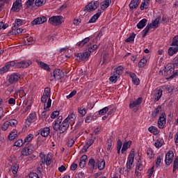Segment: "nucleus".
Here are the masks:
<instances>
[{
	"label": "nucleus",
	"mask_w": 178,
	"mask_h": 178,
	"mask_svg": "<svg viewBox=\"0 0 178 178\" xmlns=\"http://www.w3.org/2000/svg\"><path fill=\"white\" fill-rule=\"evenodd\" d=\"M12 67H16V63L15 61H10L5 64V65L0 68V74H3L9 72Z\"/></svg>",
	"instance_id": "5"
},
{
	"label": "nucleus",
	"mask_w": 178,
	"mask_h": 178,
	"mask_svg": "<svg viewBox=\"0 0 178 178\" xmlns=\"http://www.w3.org/2000/svg\"><path fill=\"white\" fill-rule=\"evenodd\" d=\"M10 126V125H9V122L8 121H6L1 127V130L6 131V130H8V129H9Z\"/></svg>",
	"instance_id": "57"
},
{
	"label": "nucleus",
	"mask_w": 178,
	"mask_h": 178,
	"mask_svg": "<svg viewBox=\"0 0 178 178\" xmlns=\"http://www.w3.org/2000/svg\"><path fill=\"white\" fill-rule=\"evenodd\" d=\"M138 6V0H132L129 4L130 9H136Z\"/></svg>",
	"instance_id": "46"
},
{
	"label": "nucleus",
	"mask_w": 178,
	"mask_h": 178,
	"mask_svg": "<svg viewBox=\"0 0 178 178\" xmlns=\"http://www.w3.org/2000/svg\"><path fill=\"white\" fill-rule=\"evenodd\" d=\"M8 124L11 127H15V126L17 125V120L14 119V120H10L8 121Z\"/></svg>",
	"instance_id": "55"
},
{
	"label": "nucleus",
	"mask_w": 178,
	"mask_h": 178,
	"mask_svg": "<svg viewBox=\"0 0 178 178\" xmlns=\"http://www.w3.org/2000/svg\"><path fill=\"white\" fill-rule=\"evenodd\" d=\"M147 20L145 18L141 19L137 24L138 29H144V27H145V26L147 25Z\"/></svg>",
	"instance_id": "39"
},
{
	"label": "nucleus",
	"mask_w": 178,
	"mask_h": 178,
	"mask_svg": "<svg viewBox=\"0 0 178 178\" xmlns=\"http://www.w3.org/2000/svg\"><path fill=\"white\" fill-rule=\"evenodd\" d=\"M63 21V17L59 15L53 16L49 19V23L52 26H60Z\"/></svg>",
	"instance_id": "4"
},
{
	"label": "nucleus",
	"mask_w": 178,
	"mask_h": 178,
	"mask_svg": "<svg viewBox=\"0 0 178 178\" xmlns=\"http://www.w3.org/2000/svg\"><path fill=\"white\" fill-rule=\"evenodd\" d=\"M148 131L154 134V136H158L159 134V129L156 127L152 126L148 128Z\"/></svg>",
	"instance_id": "35"
},
{
	"label": "nucleus",
	"mask_w": 178,
	"mask_h": 178,
	"mask_svg": "<svg viewBox=\"0 0 178 178\" xmlns=\"http://www.w3.org/2000/svg\"><path fill=\"white\" fill-rule=\"evenodd\" d=\"M99 6V1H90L86 6V10H87L88 12H94V10H96V9H98Z\"/></svg>",
	"instance_id": "6"
},
{
	"label": "nucleus",
	"mask_w": 178,
	"mask_h": 178,
	"mask_svg": "<svg viewBox=\"0 0 178 178\" xmlns=\"http://www.w3.org/2000/svg\"><path fill=\"white\" fill-rule=\"evenodd\" d=\"M34 151V146L29 145L28 147H24L21 151L20 159H23L24 156H29L31 155Z\"/></svg>",
	"instance_id": "3"
},
{
	"label": "nucleus",
	"mask_w": 178,
	"mask_h": 178,
	"mask_svg": "<svg viewBox=\"0 0 178 178\" xmlns=\"http://www.w3.org/2000/svg\"><path fill=\"white\" fill-rule=\"evenodd\" d=\"M119 77H120L119 75H117L113 72V75L110 76L109 80L111 83H115L118 81V79H119Z\"/></svg>",
	"instance_id": "47"
},
{
	"label": "nucleus",
	"mask_w": 178,
	"mask_h": 178,
	"mask_svg": "<svg viewBox=\"0 0 178 178\" xmlns=\"http://www.w3.org/2000/svg\"><path fill=\"white\" fill-rule=\"evenodd\" d=\"M38 66H40V67H41L42 69H44V70H47V72H51V68L49 67V65H48L47 63L42 61H38Z\"/></svg>",
	"instance_id": "27"
},
{
	"label": "nucleus",
	"mask_w": 178,
	"mask_h": 178,
	"mask_svg": "<svg viewBox=\"0 0 178 178\" xmlns=\"http://www.w3.org/2000/svg\"><path fill=\"white\" fill-rule=\"evenodd\" d=\"M109 111V107L106 106L104 108H103L102 109H101L99 111V115L100 116H104V115H106L107 112Z\"/></svg>",
	"instance_id": "48"
},
{
	"label": "nucleus",
	"mask_w": 178,
	"mask_h": 178,
	"mask_svg": "<svg viewBox=\"0 0 178 178\" xmlns=\"http://www.w3.org/2000/svg\"><path fill=\"white\" fill-rule=\"evenodd\" d=\"M20 80V74L17 73H13L8 76V81L10 84H15Z\"/></svg>",
	"instance_id": "10"
},
{
	"label": "nucleus",
	"mask_w": 178,
	"mask_h": 178,
	"mask_svg": "<svg viewBox=\"0 0 178 178\" xmlns=\"http://www.w3.org/2000/svg\"><path fill=\"white\" fill-rule=\"evenodd\" d=\"M63 77V72L59 69L54 70L53 74H51L49 76L50 81H54V80H60Z\"/></svg>",
	"instance_id": "2"
},
{
	"label": "nucleus",
	"mask_w": 178,
	"mask_h": 178,
	"mask_svg": "<svg viewBox=\"0 0 178 178\" xmlns=\"http://www.w3.org/2000/svg\"><path fill=\"white\" fill-rule=\"evenodd\" d=\"M23 146V140L18 139L17 141L14 143V147H18V148H20V147Z\"/></svg>",
	"instance_id": "54"
},
{
	"label": "nucleus",
	"mask_w": 178,
	"mask_h": 178,
	"mask_svg": "<svg viewBox=\"0 0 178 178\" xmlns=\"http://www.w3.org/2000/svg\"><path fill=\"white\" fill-rule=\"evenodd\" d=\"M162 112V108L161 106H158L156 109H154L152 113L153 118H156L159 113Z\"/></svg>",
	"instance_id": "43"
},
{
	"label": "nucleus",
	"mask_w": 178,
	"mask_h": 178,
	"mask_svg": "<svg viewBox=\"0 0 178 178\" xmlns=\"http://www.w3.org/2000/svg\"><path fill=\"white\" fill-rule=\"evenodd\" d=\"M19 170V165L18 164H14L11 167V171L13 175H17V171Z\"/></svg>",
	"instance_id": "50"
},
{
	"label": "nucleus",
	"mask_w": 178,
	"mask_h": 178,
	"mask_svg": "<svg viewBox=\"0 0 178 178\" xmlns=\"http://www.w3.org/2000/svg\"><path fill=\"white\" fill-rule=\"evenodd\" d=\"M92 144H94V140L90 139L87 140L86 145L83 147V149L86 150L88 149V148L92 145Z\"/></svg>",
	"instance_id": "49"
},
{
	"label": "nucleus",
	"mask_w": 178,
	"mask_h": 178,
	"mask_svg": "<svg viewBox=\"0 0 178 178\" xmlns=\"http://www.w3.org/2000/svg\"><path fill=\"white\" fill-rule=\"evenodd\" d=\"M178 52V46H172V47H170L168 49V55L170 56H172V55H175V54H177Z\"/></svg>",
	"instance_id": "33"
},
{
	"label": "nucleus",
	"mask_w": 178,
	"mask_h": 178,
	"mask_svg": "<svg viewBox=\"0 0 178 178\" xmlns=\"http://www.w3.org/2000/svg\"><path fill=\"white\" fill-rule=\"evenodd\" d=\"M65 120L68 121L70 126H73L76 123V115L73 113H70Z\"/></svg>",
	"instance_id": "17"
},
{
	"label": "nucleus",
	"mask_w": 178,
	"mask_h": 178,
	"mask_svg": "<svg viewBox=\"0 0 178 178\" xmlns=\"http://www.w3.org/2000/svg\"><path fill=\"white\" fill-rule=\"evenodd\" d=\"M144 170V165H143V164L141 163H138L136 165V170H140V172H141V170Z\"/></svg>",
	"instance_id": "61"
},
{
	"label": "nucleus",
	"mask_w": 178,
	"mask_h": 178,
	"mask_svg": "<svg viewBox=\"0 0 178 178\" xmlns=\"http://www.w3.org/2000/svg\"><path fill=\"white\" fill-rule=\"evenodd\" d=\"M47 17H39L35 18L33 21L31 22L32 26H35L37 24H42L47 22Z\"/></svg>",
	"instance_id": "15"
},
{
	"label": "nucleus",
	"mask_w": 178,
	"mask_h": 178,
	"mask_svg": "<svg viewBox=\"0 0 178 178\" xmlns=\"http://www.w3.org/2000/svg\"><path fill=\"white\" fill-rule=\"evenodd\" d=\"M163 144H165V140H163V138H158L155 140L154 145L156 148L159 149V148H161V147H162L163 145Z\"/></svg>",
	"instance_id": "21"
},
{
	"label": "nucleus",
	"mask_w": 178,
	"mask_h": 178,
	"mask_svg": "<svg viewBox=\"0 0 178 178\" xmlns=\"http://www.w3.org/2000/svg\"><path fill=\"white\" fill-rule=\"evenodd\" d=\"M101 11H99L96 14H95L89 20V23H95L98 19H99V16H101Z\"/></svg>",
	"instance_id": "34"
},
{
	"label": "nucleus",
	"mask_w": 178,
	"mask_h": 178,
	"mask_svg": "<svg viewBox=\"0 0 178 178\" xmlns=\"http://www.w3.org/2000/svg\"><path fill=\"white\" fill-rule=\"evenodd\" d=\"M172 47H178V35L174 38L172 42Z\"/></svg>",
	"instance_id": "62"
},
{
	"label": "nucleus",
	"mask_w": 178,
	"mask_h": 178,
	"mask_svg": "<svg viewBox=\"0 0 178 178\" xmlns=\"http://www.w3.org/2000/svg\"><path fill=\"white\" fill-rule=\"evenodd\" d=\"M130 76L132 79V82L134 83V84H135L136 86H138V84H140V79L137 77V76H136V74L131 73L130 74Z\"/></svg>",
	"instance_id": "38"
},
{
	"label": "nucleus",
	"mask_w": 178,
	"mask_h": 178,
	"mask_svg": "<svg viewBox=\"0 0 178 178\" xmlns=\"http://www.w3.org/2000/svg\"><path fill=\"white\" fill-rule=\"evenodd\" d=\"M31 65V61L28 60H24L21 62L16 63V67H29Z\"/></svg>",
	"instance_id": "18"
},
{
	"label": "nucleus",
	"mask_w": 178,
	"mask_h": 178,
	"mask_svg": "<svg viewBox=\"0 0 178 178\" xmlns=\"http://www.w3.org/2000/svg\"><path fill=\"white\" fill-rule=\"evenodd\" d=\"M34 138V135L32 134H29L26 137H25L24 140V144L26 145Z\"/></svg>",
	"instance_id": "41"
},
{
	"label": "nucleus",
	"mask_w": 178,
	"mask_h": 178,
	"mask_svg": "<svg viewBox=\"0 0 178 178\" xmlns=\"http://www.w3.org/2000/svg\"><path fill=\"white\" fill-rule=\"evenodd\" d=\"M172 72H173V67H172V64H168L165 66V68L164 70L165 76H170V74H172Z\"/></svg>",
	"instance_id": "20"
},
{
	"label": "nucleus",
	"mask_w": 178,
	"mask_h": 178,
	"mask_svg": "<svg viewBox=\"0 0 178 178\" xmlns=\"http://www.w3.org/2000/svg\"><path fill=\"white\" fill-rule=\"evenodd\" d=\"M23 6V4L22 3V0H16L13 4V7H12V10L13 12H20V9H22Z\"/></svg>",
	"instance_id": "14"
},
{
	"label": "nucleus",
	"mask_w": 178,
	"mask_h": 178,
	"mask_svg": "<svg viewBox=\"0 0 178 178\" xmlns=\"http://www.w3.org/2000/svg\"><path fill=\"white\" fill-rule=\"evenodd\" d=\"M50 132L51 129H49V127H45L41 130L40 134L42 137H48Z\"/></svg>",
	"instance_id": "36"
},
{
	"label": "nucleus",
	"mask_w": 178,
	"mask_h": 178,
	"mask_svg": "<svg viewBox=\"0 0 178 178\" xmlns=\"http://www.w3.org/2000/svg\"><path fill=\"white\" fill-rule=\"evenodd\" d=\"M58 116H59V111H55L51 114V119H56Z\"/></svg>",
	"instance_id": "60"
},
{
	"label": "nucleus",
	"mask_w": 178,
	"mask_h": 178,
	"mask_svg": "<svg viewBox=\"0 0 178 178\" xmlns=\"http://www.w3.org/2000/svg\"><path fill=\"white\" fill-rule=\"evenodd\" d=\"M78 112L81 116H86V114L87 113V108L84 106H81L78 108Z\"/></svg>",
	"instance_id": "44"
},
{
	"label": "nucleus",
	"mask_w": 178,
	"mask_h": 178,
	"mask_svg": "<svg viewBox=\"0 0 178 178\" xmlns=\"http://www.w3.org/2000/svg\"><path fill=\"white\" fill-rule=\"evenodd\" d=\"M89 41H90V38H86L81 42H77L76 47H79V48H83V47H84V45H86V44H87V42H88Z\"/></svg>",
	"instance_id": "40"
},
{
	"label": "nucleus",
	"mask_w": 178,
	"mask_h": 178,
	"mask_svg": "<svg viewBox=\"0 0 178 178\" xmlns=\"http://www.w3.org/2000/svg\"><path fill=\"white\" fill-rule=\"evenodd\" d=\"M165 90L167 92L170 94V93L173 92V90H175V88L173 86H165Z\"/></svg>",
	"instance_id": "56"
},
{
	"label": "nucleus",
	"mask_w": 178,
	"mask_h": 178,
	"mask_svg": "<svg viewBox=\"0 0 178 178\" xmlns=\"http://www.w3.org/2000/svg\"><path fill=\"white\" fill-rule=\"evenodd\" d=\"M88 165L91 169H97V159H90Z\"/></svg>",
	"instance_id": "30"
},
{
	"label": "nucleus",
	"mask_w": 178,
	"mask_h": 178,
	"mask_svg": "<svg viewBox=\"0 0 178 178\" xmlns=\"http://www.w3.org/2000/svg\"><path fill=\"white\" fill-rule=\"evenodd\" d=\"M133 163H134V150L131 151L127 158V168L129 170L133 168Z\"/></svg>",
	"instance_id": "8"
},
{
	"label": "nucleus",
	"mask_w": 178,
	"mask_h": 178,
	"mask_svg": "<svg viewBox=\"0 0 178 178\" xmlns=\"http://www.w3.org/2000/svg\"><path fill=\"white\" fill-rule=\"evenodd\" d=\"M162 92H163V90L161 88H156L152 92V95L155 102L161 99V98L162 97Z\"/></svg>",
	"instance_id": "11"
},
{
	"label": "nucleus",
	"mask_w": 178,
	"mask_h": 178,
	"mask_svg": "<svg viewBox=\"0 0 178 178\" xmlns=\"http://www.w3.org/2000/svg\"><path fill=\"white\" fill-rule=\"evenodd\" d=\"M91 55V51H86L83 53H79L76 55V60H84L85 62L86 60H88V58H90Z\"/></svg>",
	"instance_id": "9"
},
{
	"label": "nucleus",
	"mask_w": 178,
	"mask_h": 178,
	"mask_svg": "<svg viewBox=\"0 0 178 178\" xmlns=\"http://www.w3.org/2000/svg\"><path fill=\"white\" fill-rule=\"evenodd\" d=\"M34 1H35V0H28L25 3L26 9H29V8H31V6H33V5H34Z\"/></svg>",
	"instance_id": "52"
},
{
	"label": "nucleus",
	"mask_w": 178,
	"mask_h": 178,
	"mask_svg": "<svg viewBox=\"0 0 178 178\" xmlns=\"http://www.w3.org/2000/svg\"><path fill=\"white\" fill-rule=\"evenodd\" d=\"M29 178H40V177H38V174L35 172H31L29 174Z\"/></svg>",
	"instance_id": "64"
},
{
	"label": "nucleus",
	"mask_w": 178,
	"mask_h": 178,
	"mask_svg": "<svg viewBox=\"0 0 178 178\" xmlns=\"http://www.w3.org/2000/svg\"><path fill=\"white\" fill-rule=\"evenodd\" d=\"M69 126H70V124L67 121V120L65 119L64 121L61 124V131H66L67 129H69Z\"/></svg>",
	"instance_id": "29"
},
{
	"label": "nucleus",
	"mask_w": 178,
	"mask_h": 178,
	"mask_svg": "<svg viewBox=\"0 0 178 178\" xmlns=\"http://www.w3.org/2000/svg\"><path fill=\"white\" fill-rule=\"evenodd\" d=\"M17 95H19L20 98H23V97H26V92H24V90L20 89L19 92H17Z\"/></svg>",
	"instance_id": "58"
},
{
	"label": "nucleus",
	"mask_w": 178,
	"mask_h": 178,
	"mask_svg": "<svg viewBox=\"0 0 178 178\" xmlns=\"http://www.w3.org/2000/svg\"><path fill=\"white\" fill-rule=\"evenodd\" d=\"M148 63V60L145 58H143L138 63V67H145L147 66V63Z\"/></svg>",
	"instance_id": "45"
},
{
	"label": "nucleus",
	"mask_w": 178,
	"mask_h": 178,
	"mask_svg": "<svg viewBox=\"0 0 178 178\" xmlns=\"http://www.w3.org/2000/svg\"><path fill=\"white\" fill-rule=\"evenodd\" d=\"M25 45H31L35 42V38H33L32 36H26L24 38Z\"/></svg>",
	"instance_id": "22"
},
{
	"label": "nucleus",
	"mask_w": 178,
	"mask_h": 178,
	"mask_svg": "<svg viewBox=\"0 0 178 178\" xmlns=\"http://www.w3.org/2000/svg\"><path fill=\"white\" fill-rule=\"evenodd\" d=\"M161 21V17L156 18L150 24H149L151 29H157L159 26V22Z\"/></svg>",
	"instance_id": "25"
},
{
	"label": "nucleus",
	"mask_w": 178,
	"mask_h": 178,
	"mask_svg": "<svg viewBox=\"0 0 178 178\" xmlns=\"http://www.w3.org/2000/svg\"><path fill=\"white\" fill-rule=\"evenodd\" d=\"M53 129L54 130H56V131H58V130H60V131H62V124H60V121L56 120L53 125Z\"/></svg>",
	"instance_id": "37"
},
{
	"label": "nucleus",
	"mask_w": 178,
	"mask_h": 178,
	"mask_svg": "<svg viewBox=\"0 0 178 178\" xmlns=\"http://www.w3.org/2000/svg\"><path fill=\"white\" fill-rule=\"evenodd\" d=\"M37 120V114L35 113H32L29 115V118H27L26 123L28 124V126H30V123H34Z\"/></svg>",
	"instance_id": "19"
},
{
	"label": "nucleus",
	"mask_w": 178,
	"mask_h": 178,
	"mask_svg": "<svg viewBox=\"0 0 178 178\" xmlns=\"http://www.w3.org/2000/svg\"><path fill=\"white\" fill-rule=\"evenodd\" d=\"M141 102H143V99H142V97H139V98H138V99L130 102L129 108L131 109L133 108H136V106H137V105H140L141 104Z\"/></svg>",
	"instance_id": "23"
},
{
	"label": "nucleus",
	"mask_w": 178,
	"mask_h": 178,
	"mask_svg": "<svg viewBox=\"0 0 178 178\" xmlns=\"http://www.w3.org/2000/svg\"><path fill=\"white\" fill-rule=\"evenodd\" d=\"M166 126V114L163 112L161 113L158 120V127L159 129H165Z\"/></svg>",
	"instance_id": "7"
},
{
	"label": "nucleus",
	"mask_w": 178,
	"mask_h": 178,
	"mask_svg": "<svg viewBox=\"0 0 178 178\" xmlns=\"http://www.w3.org/2000/svg\"><path fill=\"white\" fill-rule=\"evenodd\" d=\"M112 2L111 0H105L102 1L100 3L101 9L102 10H105V9H107V8H109V5H111V3Z\"/></svg>",
	"instance_id": "26"
},
{
	"label": "nucleus",
	"mask_w": 178,
	"mask_h": 178,
	"mask_svg": "<svg viewBox=\"0 0 178 178\" xmlns=\"http://www.w3.org/2000/svg\"><path fill=\"white\" fill-rule=\"evenodd\" d=\"M87 164V155H83L80 159L79 166L83 168Z\"/></svg>",
	"instance_id": "31"
},
{
	"label": "nucleus",
	"mask_w": 178,
	"mask_h": 178,
	"mask_svg": "<svg viewBox=\"0 0 178 178\" xmlns=\"http://www.w3.org/2000/svg\"><path fill=\"white\" fill-rule=\"evenodd\" d=\"M147 155L149 159H153V158L155 156V154H154V151L152 149H149L147 150Z\"/></svg>",
	"instance_id": "53"
},
{
	"label": "nucleus",
	"mask_w": 178,
	"mask_h": 178,
	"mask_svg": "<svg viewBox=\"0 0 178 178\" xmlns=\"http://www.w3.org/2000/svg\"><path fill=\"white\" fill-rule=\"evenodd\" d=\"M149 29H151V26L149 24H148L143 31V37H145L147 35V33H148V31H149Z\"/></svg>",
	"instance_id": "59"
},
{
	"label": "nucleus",
	"mask_w": 178,
	"mask_h": 178,
	"mask_svg": "<svg viewBox=\"0 0 178 178\" xmlns=\"http://www.w3.org/2000/svg\"><path fill=\"white\" fill-rule=\"evenodd\" d=\"M178 169V156L174 161L173 170Z\"/></svg>",
	"instance_id": "63"
},
{
	"label": "nucleus",
	"mask_w": 178,
	"mask_h": 178,
	"mask_svg": "<svg viewBox=\"0 0 178 178\" xmlns=\"http://www.w3.org/2000/svg\"><path fill=\"white\" fill-rule=\"evenodd\" d=\"M47 0H35V6H42V5H45Z\"/></svg>",
	"instance_id": "51"
},
{
	"label": "nucleus",
	"mask_w": 178,
	"mask_h": 178,
	"mask_svg": "<svg viewBox=\"0 0 178 178\" xmlns=\"http://www.w3.org/2000/svg\"><path fill=\"white\" fill-rule=\"evenodd\" d=\"M131 140L124 142L122 145V148L121 149L122 154H124V152L127 151L130 147H131Z\"/></svg>",
	"instance_id": "24"
},
{
	"label": "nucleus",
	"mask_w": 178,
	"mask_h": 178,
	"mask_svg": "<svg viewBox=\"0 0 178 178\" xmlns=\"http://www.w3.org/2000/svg\"><path fill=\"white\" fill-rule=\"evenodd\" d=\"M124 70V68L122 65H120L114 70L113 73L115 74H117V76H120V75L123 74Z\"/></svg>",
	"instance_id": "32"
},
{
	"label": "nucleus",
	"mask_w": 178,
	"mask_h": 178,
	"mask_svg": "<svg viewBox=\"0 0 178 178\" xmlns=\"http://www.w3.org/2000/svg\"><path fill=\"white\" fill-rule=\"evenodd\" d=\"M151 0H143L140 5V10H144L145 9H148L149 8V2Z\"/></svg>",
	"instance_id": "28"
},
{
	"label": "nucleus",
	"mask_w": 178,
	"mask_h": 178,
	"mask_svg": "<svg viewBox=\"0 0 178 178\" xmlns=\"http://www.w3.org/2000/svg\"><path fill=\"white\" fill-rule=\"evenodd\" d=\"M41 102L44 104V109L51 108L52 100L51 99V88H46L41 98Z\"/></svg>",
	"instance_id": "1"
},
{
	"label": "nucleus",
	"mask_w": 178,
	"mask_h": 178,
	"mask_svg": "<svg viewBox=\"0 0 178 178\" xmlns=\"http://www.w3.org/2000/svg\"><path fill=\"white\" fill-rule=\"evenodd\" d=\"M16 137H17V131L14 129L8 135V139H10V141H12V140H15V138H16Z\"/></svg>",
	"instance_id": "42"
},
{
	"label": "nucleus",
	"mask_w": 178,
	"mask_h": 178,
	"mask_svg": "<svg viewBox=\"0 0 178 178\" xmlns=\"http://www.w3.org/2000/svg\"><path fill=\"white\" fill-rule=\"evenodd\" d=\"M175 157V154L173 153V151L170 150L167 152L165 154V164L166 165H170L172 162H173V158Z\"/></svg>",
	"instance_id": "13"
},
{
	"label": "nucleus",
	"mask_w": 178,
	"mask_h": 178,
	"mask_svg": "<svg viewBox=\"0 0 178 178\" xmlns=\"http://www.w3.org/2000/svg\"><path fill=\"white\" fill-rule=\"evenodd\" d=\"M40 162H42V163H46L47 166H49V165H51L52 156L50 154H47L46 156H44V155L42 154L40 155Z\"/></svg>",
	"instance_id": "12"
},
{
	"label": "nucleus",
	"mask_w": 178,
	"mask_h": 178,
	"mask_svg": "<svg viewBox=\"0 0 178 178\" xmlns=\"http://www.w3.org/2000/svg\"><path fill=\"white\" fill-rule=\"evenodd\" d=\"M96 169H99V170H104L105 169V160L104 159H97Z\"/></svg>",
	"instance_id": "16"
}]
</instances>
